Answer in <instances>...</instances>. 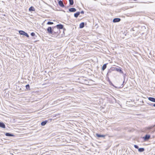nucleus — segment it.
Segmentation results:
<instances>
[{
	"label": "nucleus",
	"instance_id": "f257e3e1",
	"mask_svg": "<svg viewBox=\"0 0 155 155\" xmlns=\"http://www.w3.org/2000/svg\"><path fill=\"white\" fill-rule=\"evenodd\" d=\"M52 30L53 34V36L57 37L58 36V35L59 34L58 32L59 30L55 26L52 27Z\"/></svg>",
	"mask_w": 155,
	"mask_h": 155
},
{
	"label": "nucleus",
	"instance_id": "f03ea898",
	"mask_svg": "<svg viewBox=\"0 0 155 155\" xmlns=\"http://www.w3.org/2000/svg\"><path fill=\"white\" fill-rule=\"evenodd\" d=\"M19 34L21 35H23L26 36L27 38H29V36L28 33L22 30H19L18 31Z\"/></svg>",
	"mask_w": 155,
	"mask_h": 155
},
{
	"label": "nucleus",
	"instance_id": "7ed1b4c3",
	"mask_svg": "<svg viewBox=\"0 0 155 155\" xmlns=\"http://www.w3.org/2000/svg\"><path fill=\"white\" fill-rule=\"evenodd\" d=\"M47 30L48 33L49 34L52 35V36H53V31L52 30V27H48L47 28Z\"/></svg>",
	"mask_w": 155,
	"mask_h": 155
},
{
	"label": "nucleus",
	"instance_id": "20e7f679",
	"mask_svg": "<svg viewBox=\"0 0 155 155\" xmlns=\"http://www.w3.org/2000/svg\"><path fill=\"white\" fill-rule=\"evenodd\" d=\"M150 136L149 134H146L144 137H143L145 141H148L150 138Z\"/></svg>",
	"mask_w": 155,
	"mask_h": 155
},
{
	"label": "nucleus",
	"instance_id": "39448f33",
	"mask_svg": "<svg viewBox=\"0 0 155 155\" xmlns=\"http://www.w3.org/2000/svg\"><path fill=\"white\" fill-rule=\"evenodd\" d=\"M153 127V126H151L146 127L144 128V131L146 133H148Z\"/></svg>",
	"mask_w": 155,
	"mask_h": 155
},
{
	"label": "nucleus",
	"instance_id": "423d86ee",
	"mask_svg": "<svg viewBox=\"0 0 155 155\" xmlns=\"http://www.w3.org/2000/svg\"><path fill=\"white\" fill-rule=\"evenodd\" d=\"M55 26L59 30L62 29L64 27V25L61 24H59Z\"/></svg>",
	"mask_w": 155,
	"mask_h": 155
},
{
	"label": "nucleus",
	"instance_id": "0eeeda50",
	"mask_svg": "<svg viewBox=\"0 0 155 155\" xmlns=\"http://www.w3.org/2000/svg\"><path fill=\"white\" fill-rule=\"evenodd\" d=\"M58 4L62 8L65 7V5H64L62 1L61 0H59L58 2Z\"/></svg>",
	"mask_w": 155,
	"mask_h": 155
},
{
	"label": "nucleus",
	"instance_id": "6e6552de",
	"mask_svg": "<svg viewBox=\"0 0 155 155\" xmlns=\"http://www.w3.org/2000/svg\"><path fill=\"white\" fill-rule=\"evenodd\" d=\"M121 20L120 18H115L113 19V22L114 23L118 22Z\"/></svg>",
	"mask_w": 155,
	"mask_h": 155
},
{
	"label": "nucleus",
	"instance_id": "1a4fd4ad",
	"mask_svg": "<svg viewBox=\"0 0 155 155\" xmlns=\"http://www.w3.org/2000/svg\"><path fill=\"white\" fill-rule=\"evenodd\" d=\"M5 135L6 136L8 137H15V135L13 134H12L11 133H6L5 134Z\"/></svg>",
	"mask_w": 155,
	"mask_h": 155
},
{
	"label": "nucleus",
	"instance_id": "9d476101",
	"mask_svg": "<svg viewBox=\"0 0 155 155\" xmlns=\"http://www.w3.org/2000/svg\"><path fill=\"white\" fill-rule=\"evenodd\" d=\"M115 69H116V71H117L120 72V73L121 74H124L123 71L120 68H116Z\"/></svg>",
	"mask_w": 155,
	"mask_h": 155
},
{
	"label": "nucleus",
	"instance_id": "9b49d317",
	"mask_svg": "<svg viewBox=\"0 0 155 155\" xmlns=\"http://www.w3.org/2000/svg\"><path fill=\"white\" fill-rule=\"evenodd\" d=\"M68 10L71 12H75L76 11V9L75 8H69Z\"/></svg>",
	"mask_w": 155,
	"mask_h": 155
},
{
	"label": "nucleus",
	"instance_id": "f8f14e48",
	"mask_svg": "<svg viewBox=\"0 0 155 155\" xmlns=\"http://www.w3.org/2000/svg\"><path fill=\"white\" fill-rule=\"evenodd\" d=\"M96 135L98 138L101 137H105V135H102L101 134H96Z\"/></svg>",
	"mask_w": 155,
	"mask_h": 155
},
{
	"label": "nucleus",
	"instance_id": "ddd939ff",
	"mask_svg": "<svg viewBox=\"0 0 155 155\" xmlns=\"http://www.w3.org/2000/svg\"><path fill=\"white\" fill-rule=\"evenodd\" d=\"M0 127L3 128H5V124L3 122H0Z\"/></svg>",
	"mask_w": 155,
	"mask_h": 155
},
{
	"label": "nucleus",
	"instance_id": "4468645a",
	"mask_svg": "<svg viewBox=\"0 0 155 155\" xmlns=\"http://www.w3.org/2000/svg\"><path fill=\"white\" fill-rule=\"evenodd\" d=\"M148 99L150 101L155 102V98L154 97H149L148 98Z\"/></svg>",
	"mask_w": 155,
	"mask_h": 155
},
{
	"label": "nucleus",
	"instance_id": "2eb2a0df",
	"mask_svg": "<svg viewBox=\"0 0 155 155\" xmlns=\"http://www.w3.org/2000/svg\"><path fill=\"white\" fill-rule=\"evenodd\" d=\"M48 121L47 120H45V121H42L41 123V125L44 126H45L48 122Z\"/></svg>",
	"mask_w": 155,
	"mask_h": 155
},
{
	"label": "nucleus",
	"instance_id": "dca6fc26",
	"mask_svg": "<svg viewBox=\"0 0 155 155\" xmlns=\"http://www.w3.org/2000/svg\"><path fill=\"white\" fill-rule=\"evenodd\" d=\"M80 14V12H78L76 13H75L74 15V17L76 18H77L78 17V16Z\"/></svg>",
	"mask_w": 155,
	"mask_h": 155
},
{
	"label": "nucleus",
	"instance_id": "f3484780",
	"mask_svg": "<svg viewBox=\"0 0 155 155\" xmlns=\"http://www.w3.org/2000/svg\"><path fill=\"white\" fill-rule=\"evenodd\" d=\"M84 26V22L81 23L79 25V28H83Z\"/></svg>",
	"mask_w": 155,
	"mask_h": 155
},
{
	"label": "nucleus",
	"instance_id": "a211bd4d",
	"mask_svg": "<svg viewBox=\"0 0 155 155\" xmlns=\"http://www.w3.org/2000/svg\"><path fill=\"white\" fill-rule=\"evenodd\" d=\"M108 82H109V84L110 85L115 87L116 88H117V87L116 86H115L114 85V84L112 83L110 81V79H109V78H108Z\"/></svg>",
	"mask_w": 155,
	"mask_h": 155
},
{
	"label": "nucleus",
	"instance_id": "6ab92c4d",
	"mask_svg": "<svg viewBox=\"0 0 155 155\" xmlns=\"http://www.w3.org/2000/svg\"><path fill=\"white\" fill-rule=\"evenodd\" d=\"M107 63L104 64L102 67V70L104 71L107 68Z\"/></svg>",
	"mask_w": 155,
	"mask_h": 155
},
{
	"label": "nucleus",
	"instance_id": "aec40b11",
	"mask_svg": "<svg viewBox=\"0 0 155 155\" xmlns=\"http://www.w3.org/2000/svg\"><path fill=\"white\" fill-rule=\"evenodd\" d=\"M144 150V149L143 148H139L138 149V151L140 152H143Z\"/></svg>",
	"mask_w": 155,
	"mask_h": 155
},
{
	"label": "nucleus",
	"instance_id": "412c9836",
	"mask_svg": "<svg viewBox=\"0 0 155 155\" xmlns=\"http://www.w3.org/2000/svg\"><path fill=\"white\" fill-rule=\"evenodd\" d=\"M29 11H35V9L34 7L33 6H31L29 9Z\"/></svg>",
	"mask_w": 155,
	"mask_h": 155
},
{
	"label": "nucleus",
	"instance_id": "4be33fe9",
	"mask_svg": "<svg viewBox=\"0 0 155 155\" xmlns=\"http://www.w3.org/2000/svg\"><path fill=\"white\" fill-rule=\"evenodd\" d=\"M69 5H72L74 4L73 0H69Z\"/></svg>",
	"mask_w": 155,
	"mask_h": 155
},
{
	"label": "nucleus",
	"instance_id": "5701e85b",
	"mask_svg": "<svg viewBox=\"0 0 155 155\" xmlns=\"http://www.w3.org/2000/svg\"><path fill=\"white\" fill-rule=\"evenodd\" d=\"M25 87L26 89L28 90H30V86L29 84H27L26 85Z\"/></svg>",
	"mask_w": 155,
	"mask_h": 155
},
{
	"label": "nucleus",
	"instance_id": "b1692460",
	"mask_svg": "<svg viewBox=\"0 0 155 155\" xmlns=\"http://www.w3.org/2000/svg\"><path fill=\"white\" fill-rule=\"evenodd\" d=\"M53 24L54 23L53 22L49 21L47 22V24L48 25H51Z\"/></svg>",
	"mask_w": 155,
	"mask_h": 155
},
{
	"label": "nucleus",
	"instance_id": "393cba45",
	"mask_svg": "<svg viewBox=\"0 0 155 155\" xmlns=\"http://www.w3.org/2000/svg\"><path fill=\"white\" fill-rule=\"evenodd\" d=\"M116 68H114V67H111L110 68V69H111V70L112 71H116Z\"/></svg>",
	"mask_w": 155,
	"mask_h": 155
},
{
	"label": "nucleus",
	"instance_id": "a878e982",
	"mask_svg": "<svg viewBox=\"0 0 155 155\" xmlns=\"http://www.w3.org/2000/svg\"><path fill=\"white\" fill-rule=\"evenodd\" d=\"M137 29V27H133V28H132L131 29V31H135L136 29Z\"/></svg>",
	"mask_w": 155,
	"mask_h": 155
},
{
	"label": "nucleus",
	"instance_id": "bb28decb",
	"mask_svg": "<svg viewBox=\"0 0 155 155\" xmlns=\"http://www.w3.org/2000/svg\"><path fill=\"white\" fill-rule=\"evenodd\" d=\"M112 71L111 70V69H110V68L108 70V72L107 73V75H108L110 73H111V72H112Z\"/></svg>",
	"mask_w": 155,
	"mask_h": 155
},
{
	"label": "nucleus",
	"instance_id": "cd10ccee",
	"mask_svg": "<svg viewBox=\"0 0 155 155\" xmlns=\"http://www.w3.org/2000/svg\"><path fill=\"white\" fill-rule=\"evenodd\" d=\"M147 104L148 105H150V106H153V104H153V103H147Z\"/></svg>",
	"mask_w": 155,
	"mask_h": 155
},
{
	"label": "nucleus",
	"instance_id": "c85d7f7f",
	"mask_svg": "<svg viewBox=\"0 0 155 155\" xmlns=\"http://www.w3.org/2000/svg\"><path fill=\"white\" fill-rule=\"evenodd\" d=\"M31 35L32 36H35V33L32 32L31 33Z\"/></svg>",
	"mask_w": 155,
	"mask_h": 155
},
{
	"label": "nucleus",
	"instance_id": "c756f323",
	"mask_svg": "<svg viewBox=\"0 0 155 155\" xmlns=\"http://www.w3.org/2000/svg\"><path fill=\"white\" fill-rule=\"evenodd\" d=\"M134 147L136 148V149H138V148H139V147L138 145H134Z\"/></svg>",
	"mask_w": 155,
	"mask_h": 155
},
{
	"label": "nucleus",
	"instance_id": "7c9ffc66",
	"mask_svg": "<svg viewBox=\"0 0 155 155\" xmlns=\"http://www.w3.org/2000/svg\"><path fill=\"white\" fill-rule=\"evenodd\" d=\"M80 13L84 14V12L83 11H82L80 12Z\"/></svg>",
	"mask_w": 155,
	"mask_h": 155
},
{
	"label": "nucleus",
	"instance_id": "2f4dec72",
	"mask_svg": "<svg viewBox=\"0 0 155 155\" xmlns=\"http://www.w3.org/2000/svg\"><path fill=\"white\" fill-rule=\"evenodd\" d=\"M63 33L64 34V31H66V29L65 28H64V27H63Z\"/></svg>",
	"mask_w": 155,
	"mask_h": 155
},
{
	"label": "nucleus",
	"instance_id": "473e14b6",
	"mask_svg": "<svg viewBox=\"0 0 155 155\" xmlns=\"http://www.w3.org/2000/svg\"><path fill=\"white\" fill-rule=\"evenodd\" d=\"M126 74H124L123 77H124V80H125V76H126Z\"/></svg>",
	"mask_w": 155,
	"mask_h": 155
},
{
	"label": "nucleus",
	"instance_id": "72a5a7b5",
	"mask_svg": "<svg viewBox=\"0 0 155 155\" xmlns=\"http://www.w3.org/2000/svg\"><path fill=\"white\" fill-rule=\"evenodd\" d=\"M124 82H125V80H124V81H123V84H122V85H123V86H122V87H123V85H124Z\"/></svg>",
	"mask_w": 155,
	"mask_h": 155
},
{
	"label": "nucleus",
	"instance_id": "f704fd0d",
	"mask_svg": "<svg viewBox=\"0 0 155 155\" xmlns=\"http://www.w3.org/2000/svg\"><path fill=\"white\" fill-rule=\"evenodd\" d=\"M153 106L155 107V104H153Z\"/></svg>",
	"mask_w": 155,
	"mask_h": 155
},
{
	"label": "nucleus",
	"instance_id": "c9c22d12",
	"mask_svg": "<svg viewBox=\"0 0 155 155\" xmlns=\"http://www.w3.org/2000/svg\"><path fill=\"white\" fill-rule=\"evenodd\" d=\"M143 27L144 28H145V27L144 26H143Z\"/></svg>",
	"mask_w": 155,
	"mask_h": 155
}]
</instances>
